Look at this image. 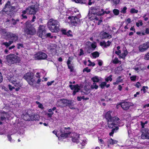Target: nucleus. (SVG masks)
I'll use <instances>...</instances> for the list:
<instances>
[{"label": "nucleus", "instance_id": "nucleus-1", "mask_svg": "<svg viewBox=\"0 0 149 149\" xmlns=\"http://www.w3.org/2000/svg\"><path fill=\"white\" fill-rule=\"evenodd\" d=\"M74 101L71 100L67 99H59L56 103V105L58 107L61 108L68 106L71 109H74L75 108L74 107Z\"/></svg>", "mask_w": 149, "mask_h": 149}, {"label": "nucleus", "instance_id": "nucleus-2", "mask_svg": "<svg viewBox=\"0 0 149 149\" xmlns=\"http://www.w3.org/2000/svg\"><path fill=\"white\" fill-rule=\"evenodd\" d=\"M15 9V7L11 6L10 2L8 1L5 4L3 10L0 11V14L2 15L6 14L9 17H12L14 14L13 10Z\"/></svg>", "mask_w": 149, "mask_h": 149}, {"label": "nucleus", "instance_id": "nucleus-3", "mask_svg": "<svg viewBox=\"0 0 149 149\" xmlns=\"http://www.w3.org/2000/svg\"><path fill=\"white\" fill-rule=\"evenodd\" d=\"M49 30L52 32H57L59 30V23L53 19H50L47 23Z\"/></svg>", "mask_w": 149, "mask_h": 149}, {"label": "nucleus", "instance_id": "nucleus-4", "mask_svg": "<svg viewBox=\"0 0 149 149\" xmlns=\"http://www.w3.org/2000/svg\"><path fill=\"white\" fill-rule=\"evenodd\" d=\"M31 21H28L25 23V27L24 31L27 35H34L36 33L35 28L31 24Z\"/></svg>", "mask_w": 149, "mask_h": 149}, {"label": "nucleus", "instance_id": "nucleus-5", "mask_svg": "<svg viewBox=\"0 0 149 149\" xmlns=\"http://www.w3.org/2000/svg\"><path fill=\"white\" fill-rule=\"evenodd\" d=\"M6 59L7 62L10 64L19 63L20 61V57L14 54L7 55Z\"/></svg>", "mask_w": 149, "mask_h": 149}, {"label": "nucleus", "instance_id": "nucleus-6", "mask_svg": "<svg viewBox=\"0 0 149 149\" xmlns=\"http://www.w3.org/2000/svg\"><path fill=\"white\" fill-rule=\"evenodd\" d=\"M37 34L38 36L42 37H42H45L46 36L47 37H50L52 38H54L56 39V36H51L50 33L46 34L45 27L43 25L40 26Z\"/></svg>", "mask_w": 149, "mask_h": 149}, {"label": "nucleus", "instance_id": "nucleus-7", "mask_svg": "<svg viewBox=\"0 0 149 149\" xmlns=\"http://www.w3.org/2000/svg\"><path fill=\"white\" fill-rule=\"evenodd\" d=\"M120 120L117 117H113L112 119L107 121V124L109 128H113L117 125L120 122Z\"/></svg>", "mask_w": 149, "mask_h": 149}, {"label": "nucleus", "instance_id": "nucleus-8", "mask_svg": "<svg viewBox=\"0 0 149 149\" xmlns=\"http://www.w3.org/2000/svg\"><path fill=\"white\" fill-rule=\"evenodd\" d=\"M24 78L26 80L28 83L31 85H33L35 82L34 79L33 78V75L31 73L27 72L25 74Z\"/></svg>", "mask_w": 149, "mask_h": 149}, {"label": "nucleus", "instance_id": "nucleus-9", "mask_svg": "<svg viewBox=\"0 0 149 149\" xmlns=\"http://www.w3.org/2000/svg\"><path fill=\"white\" fill-rule=\"evenodd\" d=\"M38 6L37 5H33L29 6L26 8L27 11V14L29 15H34L38 11Z\"/></svg>", "mask_w": 149, "mask_h": 149}, {"label": "nucleus", "instance_id": "nucleus-10", "mask_svg": "<svg viewBox=\"0 0 149 149\" xmlns=\"http://www.w3.org/2000/svg\"><path fill=\"white\" fill-rule=\"evenodd\" d=\"M70 128H64L60 129V131L61 134L60 136L61 137L65 138L68 137L69 135L70 134V132L69 131V130Z\"/></svg>", "mask_w": 149, "mask_h": 149}, {"label": "nucleus", "instance_id": "nucleus-11", "mask_svg": "<svg viewBox=\"0 0 149 149\" xmlns=\"http://www.w3.org/2000/svg\"><path fill=\"white\" fill-rule=\"evenodd\" d=\"M47 57V54L42 52H39L34 55V58L36 60H44Z\"/></svg>", "mask_w": 149, "mask_h": 149}, {"label": "nucleus", "instance_id": "nucleus-12", "mask_svg": "<svg viewBox=\"0 0 149 149\" xmlns=\"http://www.w3.org/2000/svg\"><path fill=\"white\" fill-rule=\"evenodd\" d=\"M6 39H10V41H13V42L18 40V37L16 34L8 32L6 35Z\"/></svg>", "mask_w": 149, "mask_h": 149}, {"label": "nucleus", "instance_id": "nucleus-13", "mask_svg": "<svg viewBox=\"0 0 149 149\" xmlns=\"http://www.w3.org/2000/svg\"><path fill=\"white\" fill-rule=\"evenodd\" d=\"M36 117L37 118H38L39 117V116L38 115L35 116L33 115L29 114L28 113L25 114L23 116V118L26 121H30V120H37L36 118Z\"/></svg>", "mask_w": 149, "mask_h": 149}, {"label": "nucleus", "instance_id": "nucleus-14", "mask_svg": "<svg viewBox=\"0 0 149 149\" xmlns=\"http://www.w3.org/2000/svg\"><path fill=\"white\" fill-rule=\"evenodd\" d=\"M149 48V42H147L140 45L139 47V50L140 52H143L147 50Z\"/></svg>", "mask_w": 149, "mask_h": 149}, {"label": "nucleus", "instance_id": "nucleus-15", "mask_svg": "<svg viewBox=\"0 0 149 149\" xmlns=\"http://www.w3.org/2000/svg\"><path fill=\"white\" fill-rule=\"evenodd\" d=\"M69 19H71V24L73 25L76 26L80 23V20L76 17H69Z\"/></svg>", "mask_w": 149, "mask_h": 149}, {"label": "nucleus", "instance_id": "nucleus-16", "mask_svg": "<svg viewBox=\"0 0 149 149\" xmlns=\"http://www.w3.org/2000/svg\"><path fill=\"white\" fill-rule=\"evenodd\" d=\"M71 135L72 136V141L77 143H78L79 142V134H77L76 133H73L71 134Z\"/></svg>", "mask_w": 149, "mask_h": 149}, {"label": "nucleus", "instance_id": "nucleus-17", "mask_svg": "<svg viewBox=\"0 0 149 149\" xmlns=\"http://www.w3.org/2000/svg\"><path fill=\"white\" fill-rule=\"evenodd\" d=\"M120 105L123 109L125 110H127L128 109L130 106V103L126 102L121 103Z\"/></svg>", "mask_w": 149, "mask_h": 149}, {"label": "nucleus", "instance_id": "nucleus-18", "mask_svg": "<svg viewBox=\"0 0 149 149\" xmlns=\"http://www.w3.org/2000/svg\"><path fill=\"white\" fill-rule=\"evenodd\" d=\"M9 115L7 113L3 112L2 115L0 117V120L1 121L6 122L7 119H8Z\"/></svg>", "mask_w": 149, "mask_h": 149}, {"label": "nucleus", "instance_id": "nucleus-19", "mask_svg": "<svg viewBox=\"0 0 149 149\" xmlns=\"http://www.w3.org/2000/svg\"><path fill=\"white\" fill-rule=\"evenodd\" d=\"M100 36L102 39H110L112 38L111 35L106 32H102L100 33Z\"/></svg>", "mask_w": 149, "mask_h": 149}, {"label": "nucleus", "instance_id": "nucleus-20", "mask_svg": "<svg viewBox=\"0 0 149 149\" xmlns=\"http://www.w3.org/2000/svg\"><path fill=\"white\" fill-rule=\"evenodd\" d=\"M113 116V113L112 111H109L107 112L105 116V117L107 121L109 120H111L113 118L112 117Z\"/></svg>", "mask_w": 149, "mask_h": 149}, {"label": "nucleus", "instance_id": "nucleus-21", "mask_svg": "<svg viewBox=\"0 0 149 149\" xmlns=\"http://www.w3.org/2000/svg\"><path fill=\"white\" fill-rule=\"evenodd\" d=\"M111 43V42L108 41L106 43L105 41L101 42H100V45L101 46H104V48H106L107 47H109Z\"/></svg>", "mask_w": 149, "mask_h": 149}, {"label": "nucleus", "instance_id": "nucleus-22", "mask_svg": "<svg viewBox=\"0 0 149 149\" xmlns=\"http://www.w3.org/2000/svg\"><path fill=\"white\" fill-rule=\"evenodd\" d=\"M107 142L108 144L113 145L114 144L117 143L118 142V141L116 140H113L112 139H110L108 140ZM108 147H109V144L108 145Z\"/></svg>", "mask_w": 149, "mask_h": 149}, {"label": "nucleus", "instance_id": "nucleus-23", "mask_svg": "<svg viewBox=\"0 0 149 149\" xmlns=\"http://www.w3.org/2000/svg\"><path fill=\"white\" fill-rule=\"evenodd\" d=\"M86 45L91 46V49L94 50L96 47V45L94 43H91L88 41L86 42Z\"/></svg>", "mask_w": 149, "mask_h": 149}, {"label": "nucleus", "instance_id": "nucleus-24", "mask_svg": "<svg viewBox=\"0 0 149 149\" xmlns=\"http://www.w3.org/2000/svg\"><path fill=\"white\" fill-rule=\"evenodd\" d=\"M17 80L18 79L15 77H10V79H9V81L13 84L17 82Z\"/></svg>", "mask_w": 149, "mask_h": 149}, {"label": "nucleus", "instance_id": "nucleus-25", "mask_svg": "<svg viewBox=\"0 0 149 149\" xmlns=\"http://www.w3.org/2000/svg\"><path fill=\"white\" fill-rule=\"evenodd\" d=\"M79 87L78 85L77 84L75 85V86L74 89V90L72 94L73 95H75L76 93L79 91L80 90V88Z\"/></svg>", "mask_w": 149, "mask_h": 149}, {"label": "nucleus", "instance_id": "nucleus-26", "mask_svg": "<svg viewBox=\"0 0 149 149\" xmlns=\"http://www.w3.org/2000/svg\"><path fill=\"white\" fill-rule=\"evenodd\" d=\"M13 43V41H9L8 42H3V45L5 46L6 47H9Z\"/></svg>", "mask_w": 149, "mask_h": 149}, {"label": "nucleus", "instance_id": "nucleus-27", "mask_svg": "<svg viewBox=\"0 0 149 149\" xmlns=\"http://www.w3.org/2000/svg\"><path fill=\"white\" fill-rule=\"evenodd\" d=\"M110 13V12L109 11L107 12L104 11V10L103 9H101V11H99V12L97 13V15H103L105 13L108 14Z\"/></svg>", "mask_w": 149, "mask_h": 149}, {"label": "nucleus", "instance_id": "nucleus-28", "mask_svg": "<svg viewBox=\"0 0 149 149\" xmlns=\"http://www.w3.org/2000/svg\"><path fill=\"white\" fill-rule=\"evenodd\" d=\"M8 32H7L5 29H1L0 30V33L1 34L5 36V38H6V35Z\"/></svg>", "mask_w": 149, "mask_h": 149}, {"label": "nucleus", "instance_id": "nucleus-29", "mask_svg": "<svg viewBox=\"0 0 149 149\" xmlns=\"http://www.w3.org/2000/svg\"><path fill=\"white\" fill-rule=\"evenodd\" d=\"M142 132V134L141 136V138L143 139H149V136H148V137H147L148 135L147 134H146L144 133L142 131L141 132Z\"/></svg>", "mask_w": 149, "mask_h": 149}, {"label": "nucleus", "instance_id": "nucleus-30", "mask_svg": "<svg viewBox=\"0 0 149 149\" xmlns=\"http://www.w3.org/2000/svg\"><path fill=\"white\" fill-rule=\"evenodd\" d=\"M115 128H113L111 130V132L109 133V135L110 136H112L113 134H114V132H116L117 130H118L119 128L117 126L115 127Z\"/></svg>", "mask_w": 149, "mask_h": 149}, {"label": "nucleus", "instance_id": "nucleus-31", "mask_svg": "<svg viewBox=\"0 0 149 149\" xmlns=\"http://www.w3.org/2000/svg\"><path fill=\"white\" fill-rule=\"evenodd\" d=\"M128 52L127 50H125L124 51V52L122 53L120 55V57L123 58H124L125 56L127 54Z\"/></svg>", "mask_w": 149, "mask_h": 149}, {"label": "nucleus", "instance_id": "nucleus-32", "mask_svg": "<svg viewBox=\"0 0 149 149\" xmlns=\"http://www.w3.org/2000/svg\"><path fill=\"white\" fill-rule=\"evenodd\" d=\"M91 80L94 82H98L99 81V79L98 77L97 76H95L94 77L92 78H91Z\"/></svg>", "mask_w": 149, "mask_h": 149}, {"label": "nucleus", "instance_id": "nucleus-33", "mask_svg": "<svg viewBox=\"0 0 149 149\" xmlns=\"http://www.w3.org/2000/svg\"><path fill=\"white\" fill-rule=\"evenodd\" d=\"M141 131L143 132L145 134H147L148 136L147 137H148V136H149V129L148 128H145L141 130Z\"/></svg>", "mask_w": 149, "mask_h": 149}, {"label": "nucleus", "instance_id": "nucleus-34", "mask_svg": "<svg viewBox=\"0 0 149 149\" xmlns=\"http://www.w3.org/2000/svg\"><path fill=\"white\" fill-rule=\"evenodd\" d=\"M92 55L94 58H96L99 56V54L98 52L96 51L92 53Z\"/></svg>", "mask_w": 149, "mask_h": 149}, {"label": "nucleus", "instance_id": "nucleus-35", "mask_svg": "<svg viewBox=\"0 0 149 149\" xmlns=\"http://www.w3.org/2000/svg\"><path fill=\"white\" fill-rule=\"evenodd\" d=\"M13 84H14V85L17 87H20L21 86V84L19 82L17 81V82H15Z\"/></svg>", "mask_w": 149, "mask_h": 149}, {"label": "nucleus", "instance_id": "nucleus-36", "mask_svg": "<svg viewBox=\"0 0 149 149\" xmlns=\"http://www.w3.org/2000/svg\"><path fill=\"white\" fill-rule=\"evenodd\" d=\"M127 9V8L126 7H124L123 8H121L120 12L121 13L125 14L126 13V10Z\"/></svg>", "mask_w": 149, "mask_h": 149}, {"label": "nucleus", "instance_id": "nucleus-37", "mask_svg": "<svg viewBox=\"0 0 149 149\" xmlns=\"http://www.w3.org/2000/svg\"><path fill=\"white\" fill-rule=\"evenodd\" d=\"M138 12V10H136L134 8H132L131 9L130 12L131 13H136Z\"/></svg>", "mask_w": 149, "mask_h": 149}, {"label": "nucleus", "instance_id": "nucleus-38", "mask_svg": "<svg viewBox=\"0 0 149 149\" xmlns=\"http://www.w3.org/2000/svg\"><path fill=\"white\" fill-rule=\"evenodd\" d=\"M87 49V52L88 53H90L92 52H93V50L91 49V46H89L88 45Z\"/></svg>", "mask_w": 149, "mask_h": 149}, {"label": "nucleus", "instance_id": "nucleus-39", "mask_svg": "<svg viewBox=\"0 0 149 149\" xmlns=\"http://www.w3.org/2000/svg\"><path fill=\"white\" fill-rule=\"evenodd\" d=\"M120 61L118 60L117 58H115L114 60L112 61V63L113 64H116L119 63Z\"/></svg>", "mask_w": 149, "mask_h": 149}, {"label": "nucleus", "instance_id": "nucleus-40", "mask_svg": "<svg viewBox=\"0 0 149 149\" xmlns=\"http://www.w3.org/2000/svg\"><path fill=\"white\" fill-rule=\"evenodd\" d=\"M98 86L97 85L96 83H94L93 85H92L91 86V88L92 89H93L94 88H95V89H97L98 88Z\"/></svg>", "mask_w": 149, "mask_h": 149}, {"label": "nucleus", "instance_id": "nucleus-41", "mask_svg": "<svg viewBox=\"0 0 149 149\" xmlns=\"http://www.w3.org/2000/svg\"><path fill=\"white\" fill-rule=\"evenodd\" d=\"M113 12L115 15H118L119 13V11L117 9H114L113 10Z\"/></svg>", "mask_w": 149, "mask_h": 149}, {"label": "nucleus", "instance_id": "nucleus-42", "mask_svg": "<svg viewBox=\"0 0 149 149\" xmlns=\"http://www.w3.org/2000/svg\"><path fill=\"white\" fill-rule=\"evenodd\" d=\"M80 143L82 145V146H84L86 143V140L85 139L81 140V141H79Z\"/></svg>", "mask_w": 149, "mask_h": 149}, {"label": "nucleus", "instance_id": "nucleus-43", "mask_svg": "<svg viewBox=\"0 0 149 149\" xmlns=\"http://www.w3.org/2000/svg\"><path fill=\"white\" fill-rule=\"evenodd\" d=\"M106 84L107 82H103L100 85V86L102 88H103Z\"/></svg>", "mask_w": 149, "mask_h": 149}, {"label": "nucleus", "instance_id": "nucleus-44", "mask_svg": "<svg viewBox=\"0 0 149 149\" xmlns=\"http://www.w3.org/2000/svg\"><path fill=\"white\" fill-rule=\"evenodd\" d=\"M112 75H110L109 77H107V78L105 80L106 81H111L112 80Z\"/></svg>", "mask_w": 149, "mask_h": 149}, {"label": "nucleus", "instance_id": "nucleus-45", "mask_svg": "<svg viewBox=\"0 0 149 149\" xmlns=\"http://www.w3.org/2000/svg\"><path fill=\"white\" fill-rule=\"evenodd\" d=\"M66 35L68 36H72V32L70 30H69L67 32Z\"/></svg>", "mask_w": 149, "mask_h": 149}, {"label": "nucleus", "instance_id": "nucleus-46", "mask_svg": "<svg viewBox=\"0 0 149 149\" xmlns=\"http://www.w3.org/2000/svg\"><path fill=\"white\" fill-rule=\"evenodd\" d=\"M83 72H89L91 71L90 69L88 68V67H86L83 69Z\"/></svg>", "mask_w": 149, "mask_h": 149}, {"label": "nucleus", "instance_id": "nucleus-47", "mask_svg": "<svg viewBox=\"0 0 149 149\" xmlns=\"http://www.w3.org/2000/svg\"><path fill=\"white\" fill-rule=\"evenodd\" d=\"M113 2V3L115 5H116L118 4L120 0H112Z\"/></svg>", "mask_w": 149, "mask_h": 149}, {"label": "nucleus", "instance_id": "nucleus-48", "mask_svg": "<svg viewBox=\"0 0 149 149\" xmlns=\"http://www.w3.org/2000/svg\"><path fill=\"white\" fill-rule=\"evenodd\" d=\"M136 79V76H132L130 77L131 80L132 81H135Z\"/></svg>", "mask_w": 149, "mask_h": 149}, {"label": "nucleus", "instance_id": "nucleus-49", "mask_svg": "<svg viewBox=\"0 0 149 149\" xmlns=\"http://www.w3.org/2000/svg\"><path fill=\"white\" fill-rule=\"evenodd\" d=\"M144 59L146 60H149V52L145 55L144 56Z\"/></svg>", "mask_w": 149, "mask_h": 149}, {"label": "nucleus", "instance_id": "nucleus-50", "mask_svg": "<svg viewBox=\"0 0 149 149\" xmlns=\"http://www.w3.org/2000/svg\"><path fill=\"white\" fill-rule=\"evenodd\" d=\"M68 65V67L69 69L70 70V72H72L73 71V67L71 65Z\"/></svg>", "mask_w": 149, "mask_h": 149}, {"label": "nucleus", "instance_id": "nucleus-51", "mask_svg": "<svg viewBox=\"0 0 149 149\" xmlns=\"http://www.w3.org/2000/svg\"><path fill=\"white\" fill-rule=\"evenodd\" d=\"M121 76H119L116 79L117 82H118L119 83L122 81L123 80V79H121Z\"/></svg>", "mask_w": 149, "mask_h": 149}, {"label": "nucleus", "instance_id": "nucleus-52", "mask_svg": "<svg viewBox=\"0 0 149 149\" xmlns=\"http://www.w3.org/2000/svg\"><path fill=\"white\" fill-rule=\"evenodd\" d=\"M17 48L18 49H19L21 47H23V45L22 43H19L17 44Z\"/></svg>", "mask_w": 149, "mask_h": 149}, {"label": "nucleus", "instance_id": "nucleus-53", "mask_svg": "<svg viewBox=\"0 0 149 149\" xmlns=\"http://www.w3.org/2000/svg\"><path fill=\"white\" fill-rule=\"evenodd\" d=\"M140 24L141 26H142L143 25V23L142 22L140 21L139 22H137L136 23V26L138 27H139V26Z\"/></svg>", "mask_w": 149, "mask_h": 149}, {"label": "nucleus", "instance_id": "nucleus-54", "mask_svg": "<svg viewBox=\"0 0 149 149\" xmlns=\"http://www.w3.org/2000/svg\"><path fill=\"white\" fill-rule=\"evenodd\" d=\"M84 99V96H83L82 97H77V99L78 101H81V99Z\"/></svg>", "mask_w": 149, "mask_h": 149}, {"label": "nucleus", "instance_id": "nucleus-55", "mask_svg": "<svg viewBox=\"0 0 149 149\" xmlns=\"http://www.w3.org/2000/svg\"><path fill=\"white\" fill-rule=\"evenodd\" d=\"M98 64L100 66H102V61L100 60H98Z\"/></svg>", "mask_w": 149, "mask_h": 149}, {"label": "nucleus", "instance_id": "nucleus-56", "mask_svg": "<svg viewBox=\"0 0 149 149\" xmlns=\"http://www.w3.org/2000/svg\"><path fill=\"white\" fill-rule=\"evenodd\" d=\"M7 136L8 141H10L11 142L12 140V138L11 137L10 135H7Z\"/></svg>", "mask_w": 149, "mask_h": 149}, {"label": "nucleus", "instance_id": "nucleus-57", "mask_svg": "<svg viewBox=\"0 0 149 149\" xmlns=\"http://www.w3.org/2000/svg\"><path fill=\"white\" fill-rule=\"evenodd\" d=\"M54 82V81H52L51 82H48L47 83V84L48 86H49L51 85Z\"/></svg>", "mask_w": 149, "mask_h": 149}, {"label": "nucleus", "instance_id": "nucleus-58", "mask_svg": "<svg viewBox=\"0 0 149 149\" xmlns=\"http://www.w3.org/2000/svg\"><path fill=\"white\" fill-rule=\"evenodd\" d=\"M75 86V85H73L72 84H70L69 85V87L71 88V90L74 89Z\"/></svg>", "mask_w": 149, "mask_h": 149}, {"label": "nucleus", "instance_id": "nucleus-59", "mask_svg": "<svg viewBox=\"0 0 149 149\" xmlns=\"http://www.w3.org/2000/svg\"><path fill=\"white\" fill-rule=\"evenodd\" d=\"M140 85V83L138 82L135 85V86L138 88H139Z\"/></svg>", "mask_w": 149, "mask_h": 149}, {"label": "nucleus", "instance_id": "nucleus-60", "mask_svg": "<svg viewBox=\"0 0 149 149\" xmlns=\"http://www.w3.org/2000/svg\"><path fill=\"white\" fill-rule=\"evenodd\" d=\"M80 50V52L79 55L81 56L84 54L83 51L81 49Z\"/></svg>", "mask_w": 149, "mask_h": 149}, {"label": "nucleus", "instance_id": "nucleus-61", "mask_svg": "<svg viewBox=\"0 0 149 149\" xmlns=\"http://www.w3.org/2000/svg\"><path fill=\"white\" fill-rule=\"evenodd\" d=\"M54 113H48L47 114L48 116L49 117H52V115H53Z\"/></svg>", "mask_w": 149, "mask_h": 149}, {"label": "nucleus", "instance_id": "nucleus-62", "mask_svg": "<svg viewBox=\"0 0 149 149\" xmlns=\"http://www.w3.org/2000/svg\"><path fill=\"white\" fill-rule=\"evenodd\" d=\"M122 87L121 86V85H119L118 86V89L120 91H121L122 90Z\"/></svg>", "mask_w": 149, "mask_h": 149}, {"label": "nucleus", "instance_id": "nucleus-63", "mask_svg": "<svg viewBox=\"0 0 149 149\" xmlns=\"http://www.w3.org/2000/svg\"><path fill=\"white\" fill-rule=\"evenodd\" d=\"M22 19H27V16L25 15L22 14Z\"/></svg>", "mask_w": 149, "mask_h": 149}, {"label": "nucleus", "instance_id": "nucleus-64", "mask_svg": "<svg viewBox=\"0 0 149 149\" xmlns=\"http://www.w3.org/2000/svg\"><path fill=\"white\" fill-rule=\"evenodd\" d=\"M36 77H37V78H40V75L39 73V72L37 73L36 74Z\"/></svg>", "mask_w": 149, "mask_h": 149}]
</instances>
